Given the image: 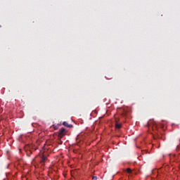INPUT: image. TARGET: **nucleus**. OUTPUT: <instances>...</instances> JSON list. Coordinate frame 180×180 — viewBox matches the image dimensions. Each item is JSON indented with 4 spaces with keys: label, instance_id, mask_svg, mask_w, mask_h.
<instances>
[{
    "label": "nucleus",
    "instance_id": "3",
    "mask_svg": "<svg viewBox=\"0 0 180 180\" xmlns=\"http://www.w3.org/2000/svg\"><path fill=\"white\" fill-rule=\"evenodd\" d=\"M65 134V128H61L59 130L58 137H60V139L63 138Z\"/></svg>",
    "mask_w": 180,
    "mask_h": 180
},
{
    "label": "nucleus",
    "instance_id": "9",
    "mask_svg": "<svg viewBox=\"0 0 180 180\" xmlns=\"http://www.w3.org/2000/svg\"><path fill=\"white\" fill-rule=\"evenodd\" d=\"M92 179H93V180H97V179H98V177H96V176H93Z\"/></svg>",
    "mask_w": 180,
    "mask_h": 180
},
{
    "label": "nucleus",
    "instance_id": "7",
    "mask_svg": "<svg viewBox=\"0 0 180 180\" xmlns=\"http://www.w3.org/2000/svg\"><path fill=\"white\" fill-rule=\"evenodd\" d=\"M27 157H30V155H32V150H29L27 152Z\"/></svg>",
    "mask_w": 180,
    "mask_h": 180
},
{
    "label": "nucleus",
    "instance_id": "11",
    "mask_svg": "<svg viewBox=\"0 0 180 180\" xmlns=\"http://www.w3.org/2000/svg\"><path fill=\"white\" fill-rule=\"evenodd\" d=\"M179 141H180V139H179Z\"/></svg>",
    "mask_w": 180,
    "mask_h": 180
},
{
    "label": "nucleus",
    "instance_id": "4",
    "mask_svg": "<svg viewBox=\"0 0 180 180\" xmlns=\"http://www.w3.org/2000/svg\"><path fill=\"white\" fill-rule=\"evenodd\" d=\"M46 160H47V157L42 155L40 160V163L41 164V165H44V162H46Z\"/></svg>",
    "mask_w": 180,
    "mask_h": 180
},
{
    "label": "nucleus",
    "instance_id": "1",
    "mask_svg": "<svg viewBox=\"0 0 180 180\" xmlns=\"http://www.w3.org/2000/svg\"><path fill=\"white\" fill-rule=\"evenodd\" d=\"M148 127L150 129H152L153 131H155L158 129V127L157 126V123L154 120H150L148 122Z\"/></svg>",
    "mask_w": 180,
    "mask_h": 180
},
{
    "label": "nucleus",
    "instance_id": "8",
    "mask_svg": "<svg viewBox=\"0 0 180 180\" xmlns=\"http://www.w3.org/2000/svg\"><path fill=\"white\" fill-rule=\"evenodd\" d=\"M127 172L128 174H131V169L127 168Z\"/></svg>",
    "mask_w": 180,
    "mask_h": 180
},
{
    "label": "nucleus",
    "instance_id": "6",
    "mask_svg": "<svg viewBox=\"0 0 180 180\" xmlns=\"http://www.w3.org/2000/svg\"><path fill=\"white\" fill-rule=\"evenodd\" d=\"M115 128L116 129H121L122 128V124H120L119 122H115Z\"/></svg>",
    "mask_w": 180,
    "mask_h": 180
},
{
    "label": "nucleus",
    "instance_id": "2",
    "mask_svg": "<svg viewBox=\"0 0 180 180\" xmlns=\"http://www.w3.org/2000/svg\"><path fill=\"white\" fill-rule=\"evenodd\" d=\"M26 148L27 150H37V146H34V144L31 143L26 146Z\"/></svg>",
    "mask_w": 180,
    "mask_h": 180
},
{
    "label": "nucleus",
    "instance_id": "5",
    "mask_svg": "<svg viewBox=\"0 0 180 180\" xmlns=\"http://www.w3.org/2000/svg\"><path fill=\"white\" fill-rule=\"evenodd\" d=\"M63 124L65 127H69V129H71L73 127L72 124H69L68 122H63Z\"/></svg>",
    "mask_w": 180,
    "mask_h": 180
},
{
    "label": "nucleus",
    "instance_id": "10",
    "mask_svg": "<svg viewBox=\"0 0 180 180\" xmlns=\"http://www.w3.org/2000/svg\"><path fill=\"white\" fill-rule=\"evenodd\" d=\"M35 159H36V158H34V159H33V161H34Z\"/></svg>",
    "mask_w": 180,
    "mask_h": 180
}]
</instances>
